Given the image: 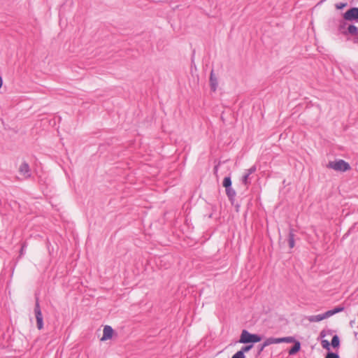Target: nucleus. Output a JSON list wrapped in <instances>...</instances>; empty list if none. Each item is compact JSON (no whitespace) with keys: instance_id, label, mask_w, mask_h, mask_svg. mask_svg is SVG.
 Instances as JSON below:
<instances>
[{"instance_id":"obj_14","label":"nucleus","mask_w":358,"mask_h":358,"mask_svg":"<svg viewBox=\"0 0 358 358\" xmlns=\"http://www.w3.org/2000/svg\"><path fill=\"white\" fill-rule=\"evenodd\" d=\"M294 341H295L294 338L293 337H292V336L280 338V343H293Z\"/></svg>"},{"instance_id":"obj_16","label":"nucleus","mask_w":358,"mask_h":358,"mask_svg":"<svg viewBox=\"0 0 358 358\" xmlns=\"http://www.w3.org/2000/svg\"><path fill=\"white\" fill-rule=\"evenodd\" d=\"M226 193L229 198H233L236 195L235 191L230 187L226 188Z\"/></svg>"},{"instance_id":"obj_19","label":"nucleus","mask_w":358,"mask_h":358,"mask_svg":"<svg viewBox=\"0 0 358 358\" xmlns=\"http://www.w3.org/2000/svg\"><path fill=\"white\" fill-rule=\"evenodd\" d=\"M289 245L291 248L294 246V240L293 234L290 233L289 236Z\"/></svg>"},{"instance_id":"obj_13","label":"nucleus","mask_w":358,"mask_h":358,"mask_svg":"<svg viewBox=\"0 0 358 358\" xmlns=\"http://www.w3.org/2000/svg\"><path fill=\"white\" fill-rule=\"evenodd\" d=\"M331 344L334 348H337L339 346L340 341L337 335L333 336Z\"/></svg>"},{"instance_id":"obj_18","label":"nucleus","mask_w":358,"mask_h":358,"mask_svg":"<svg viewBox=\"0 0 358 358\" xmlns=\"http://www.w3.org/2000/svg\"><path fill=\"white\" fill-rule=\"evenodd\" d=\"M321 344L323 348L329 350L330 343L327 340H322Z\"/></svg>"},{"instance_id":"obj_8","label":"nucleus","mask_w":358,"mask_h":358,"mask_svg":"<svg viewBox=\"0 0 358 358\" xmlns=\"http://www.w3.org/2000/svg\"><path fill=\"white\" fill-rule=\"evenodd\" d=\"M113 332V329L110 326H105L103 330V336L101 337V341H104L112 338Z\"/></svg>"},{"instance_id":"obj_11","label":"nucleus","mask_w":358,"mask_h":358,"mask_svg":"<svg viewBox=\"0 0 358 358\" xmlns=\"http://www.w3.org/2000/svg\"><path fill=\"white\" fill-rule=\"evenodd\" d=\"M210 88L213 91H215L217 90L218 82L216 76H215L213 71H211L210 75Z\"/></svg>"},{"instance_id":"obj_15","label":"nucleus","mask_w":358,"mask_h":358,"mask_svg":"<svg viewBox=\"0 0 358 358\" xmlns=\"http://www.w3.org/2000/svg\"><path fill=\"white\" fill-rule=\"evenodd\" d=\"M222 185L225 188L230 187L231 185V180L230 177H225L223 180Z\"/></svg>"},{"instance_id":"obj_23","label":"nucleus","mask_w":358,"mask_h":358,"mask_svg":"<svg viewBox=\"0 0 358 358\" xmlns=\"http://www.w3.org/2000/svg\"><path fill=\"white\" fill-rule=\"evenodd\" d=\"M3 85V80H2V78L0 76V88L2 87Z\"/></svg>"},{"instance_id":"obj_21","label":"nucleus","mask_w":358,"mask_h":358,"mask_svg":"<svg viewBox=\"0 0 358 358\" xmlns=\"http://www.w3.org/2000/svg\"><path fill=\"white\" fill-rule=\"evenodd\" d=\"M231 358H245V356L243 354L242 352L238 351L232 356Z\"/></svg>"},{"instance_id":"obj_5","label":"nucleus","mask_w":358,"mask_h":358,"mask_svg":"<svg viewBox=\"0 0 358 358\" xmlns=\"http://www.w3.org/2000/svg\"><path fill=\"white\" fill-rule=\"evenodd\" d=\"M345 20H358V8H352L347 10L343 15Z\"/></svg>"},{"instance_id":"obj_2","label":"nucleus","mask_w":358,"mask_h":358,"mask_svg":"<svg viewBox=\"0 0 358 358\" xmlns=\"http://www.w3.org/2000/svg\"><path fill=\"white\" fill-rule=\"evenodd\" d=\"M262 341L261 336L257 334H252L247 330H243L240 336L239 343H255Z\"/></svg>"},{"instance_id":"obj_3","label":"nucleus","mask_w":358,"mask_h":358,"mask_svg":"<svg viewBox=\"0 0 358 358\" xmlns=\"http://www.w3.org/2000/svg\"><path fill=\"white\" fill-rule=\"evenodd\" d=\"M328 167L333 169L335 171H345L350 169V165L348 163L343 159L337 161L329 162Z\"/></svg>"},{"instance_id":"obj_4","label":"nucleus","mask_w":358,"mask_h":358,"mask_svg":"<svg viewBox=\"0 0 358 358\" xmlns=\"http://www.w3.org/2000/svg\"><path fill=\"white\" fill-rule=\"evenodd\" d=\"M34 313L37 323V328L41 330L43 327V318L38 301H36L35 305Z\"/></svg>"},{"instance_id":"obj_10","label":"nucleus","mask_w":358,"mask_h":358,"mask_svg":"<svg viewBox=\"0 0 358 358\" xmlns=\"http://www.w3.org/2000/svg\"><path fill=\"white\" fill-rule=\"evenodd\" d=\"M278 343H280V338H273V337L268 338L264 341V343L262 344L261 350H262L266 346H268L272 344H278Z\"/></svg>"},{"instance_id":"obj_12","label":"nucleus","mask_w":358,"mask_h":358,"mask_svg":"<svg viewBox=\"0 0 358 358\" xmlns=\"http://www.w3.org/2000/svg\"><path fill=\"white\" fill-rule=\"evenodd\" d=\"M300 348H301L300 343L298 342V341H296L295 343H294V345L289 350V355H294V354H296L297 352L299 351Z\"/></svg>"},{"instance_id":"obj_25","label":"nucleus","mask_w":358,"mask_h":358,"mask_svg":"<svg viewBox=\"0 0 358 358\" xmlns=\"http://www.w3.org/2000/svg\"><path fill=\"white\" fill-rule=\"evenodd\" d=\"M357 43H358V40H357Z\"/></svg>"},{"instance_id":"obj_9","label":"nucleus","mask_w":358,"mask_h":358,"mask_svg":"<svg viewBox=\"0 0 358 358\" xmlns=\"http://www.w3.org/2000/svg\"><path fill=\"white\" fill-rule=\"evenodd\" d=\"M256 171V167L255 166L250 167L249 169L245 171V173L243 175L242 178V182L244 185H248L249 182V176L253 173Z\"/></svg>"},{"instance_id":"obj_7","label":"nucleus","mask_w":358,"mask_h":358,"mask_svg":"<svg viewBox=\"0 0 358 358\" xmlns=\"http://www.w3.org/2000/svg\"><path fill=\"white\" fill-rule=\"evenodd\" d=\"M19 175L21 178H27L30 176V170L27 163H22L20 166Z\"/></svg>"},{"instance_id":"obj_22","label":"nucleus","mask_w":358,"mask_h":358,"mask_svg":"<svg viewBox=\"0 0 358 358\" xmlns=\"http://www.w3.org/2000/svg\"><path fill=\"white\" fill-rule=\"evenodd\" d=\"M326 358H339V357L336 353L329 352L327 355Z\"/></svg>"},{"instance_id":"obj_24","label":"nucleus","mask_w":358,"mask_h":358,"mask_svg":"<svg viewBox=\"0 0 358 358\" xmlns=\"http://www.w3.org/2000/svg\"><path fill=\"white\" fill-rule=\"evenodd\" d=\"M325 336V335H324V331H322V332H321V336Z\"/></svg>"},{"instance_id":"obj_20","label":"nucleus","mask_w":358,"mask_h":358,"mask_svg":"<svg viewBox=\"0 0 358 358\" xmlns=\"http://www.w3.org/2000/svg\"><path fill=\"white\" fill-rule=\"evenodd\" d=\"M252 348V345H246V346H244L241 348V350H239V352H242L243 354L244 355L245 352H248L249 350H250Z\"/></svg>"},{"instance_id":"obj_1","label":"nucleus","mask_w":358,"mask_h":358,"mask_svg":"<svg viewBox=\"0 0 358 358\" xmlns=\"http://www.w3.org/2000/svg\"><path fill=\"white\" fill-rule=\"evenodd\" d=\"M343 310H344V308L343 306L336 307L332 310L325 312L323 314L308 316L307 317V320L310 322H318L323 320L329 318L336 313L342 312Z\"/></svg>"},{"instance_id":"obj_6","label":"nucleus","mask_w":358,"mask_h":358,"mask_svg":"<svg viewBox=\"0 0 358 358\" xmlns=\"http://www.w3.org/2000/svg\"><path fill=\"white\" fill-rule=\"evenodd\" d=\"M348 24H343L340 26L339 31L345 34H349L351 35L358 34V29L356 27L350 24L348 27H345Z\"/></svg>"},{"instance_id":"obj_17","label":"nucleus","mask_w":358,"mask_h":358,"mask_svg":"<svg viewBox=\"0 0 358 358\" xmlns=\"http://www.w3.org/2000/svg\"><path fill=\"white\" fill-rule=\"evenodd\" d=\"M348 6V3L346 2H341L335 4V7L338 10H341L345 8Z\"/></svg>"}]
</instances>
